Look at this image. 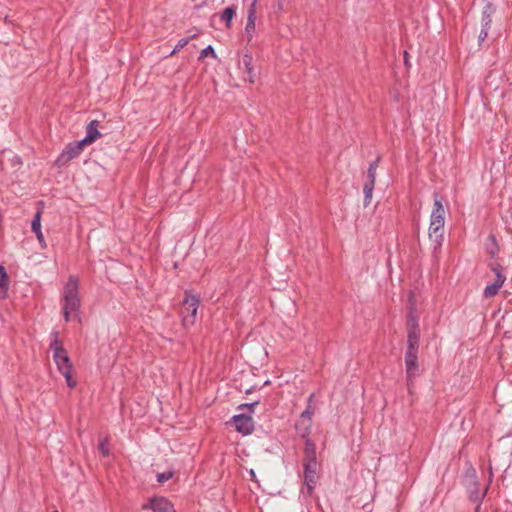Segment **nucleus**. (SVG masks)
<instances>
[{
	"mask_svg": "<svg viewBox=\"0 0 512 512\" xmlns=\"http://www.w3.org/2000/svg\"><path fill=\"white\" fill-rule=\"evenodd\" d=\"M491 270L495 274V280L493 282L498 286L502 287L506 281V276L503 274L502 266L498 263H495L491 266Z\"/></svg>",
	"mask_w": 512,
	"mask_h": 512,
	"instance_id": "6ab92c4d",
	"label": "nucleus"
},
{
	"mask_svg": "<svg viewBox=\"0 0 512 512\" xmlns=\"http://www.w3.org/2000/svg\"><path fill=\"white\" fill-rule=\"evenodd\" d=\"M304 468V487L302 488V493H306L311 496L314 492L316 483H317V468L318 463L317 460L314 461H303Z\"/></svg>",
	"mask_w": 512,
	"mask_h": 512,
	"instance_id": "39448f33",
	"label": "nucleus"
},
{
	"mask_svg": "<svg viewBox=\"0 0 512 512\" xmlns=\"http://www.w3.org/2000/svg\"><path fill=\"white\" fill-rule=\"evenodd\" d=\"M99 125L100 122L98 120H92L87 124L86 136L82 139L87 145L92 144L98 138L102 137V134L98 130Z\"/></svg>",
	"mask_w": 512,
	"mask_h": 512,
	"instance_id": "4468645a",
	"label": "nucleus"
},
{
	"mask_svg": "<svg viewBox=\"0 0 512 512\" xmlns=\"http://www.w3.org/2000/svg\"><path fill=\"white\" fill-rule=\"evenodd\" d=\"M250 473H251V476H255V473L253 470H251Z\"/></svg>",
	"mask_w": 512,
	"mask_h": 512,
	"instance_id": "72a5a7b5",
	"label": "nucleus"
},
{
	"mask_svg": "<svg viewBox=\"0 0 512 512\" xmlns=\"http://www.w3.org/2000/svg\"><path fill=\"white\" fill-rule=\"evenodd\" d=\"M477 486H478V484H477V482L475 481V482H474L475 491H470V499H471L472 501L476 502V503H477V502L481 503V502H482V500H483V499H484V497H485V493H486V492L484 491V492L480 493V492L478 491V489H477Z\"/></svg>",
	"mask_w": 512,
	"mask_h": 512,
	"instance_id": "393cba45",
	"label": "nucleus"
},
{
	"mask_svg": "<svg viewBox=\"0 0 512 512\" xmlns=\"http://www.w3.org/2000/svg\"><path fill=\"white\" fill-rule=\"evenodd\" d=\"M62 312L66 322L70 321L71 316H78L81 307L79 296V281L76 276H69L65 284L61 297Z\"/></svg>",
	"mask_w": 512,
	"mask_h": 512,
	"instance_id": "f03ea898",
	"label": "nucleus"
},
{
	"mask_svg": "<svg viewBox=\"0 0 512 512\" xmlns=\"http://www.w3.org/2000/svg\"><path fill=\"white\" fill-rule=\"evenodd\" d=\"M41 217H42V209H38L35 213L32 223H31V230L33 233H35L36 238L39 242V245L42 249L47 248V243L44 239L42 230H41Z\"/></svg>",
	"mask_w": 512,
	"mask_h": 512,
	"instance_id": "ddd939ff",
	"label": "nucleus"
},
{
	"mask_svg": "<svg viewBox=\"0 0 512 512\" xmlns=\"http://www.w3.org/2000/svg\"><path fill=\"white\" fill-rule=\"evenodd\" d=\"M404 360L407 382L410 385L419 376L418 350L407 349Z\"/></svg>",
	"mask_w": 512,
	"mask_h": 512,
	"instance_id": "6e6552de",
	"label": "nucleus"
},
{
	"mask_svg": "<svg viewBox=\"0 0 512 512\" xmlns=\"http://www.w3.org/2000/svg\"><path fill=\"white\" fill-rule=\"evenodd\" d=\"M235 430L242 435H249L254 431V421L250 415L244 413L234 415L231 419Z\"/></svg>",
	"mask_w": 512,
	"mask_h": 512,
	"instance_id": "9d476101",
	"label": "nucleus"
},
{
	"mask_svg": "<svg viewBox=\"0 0 512 512\" xmlns=\"http://www.w3.org/2000/svg\"><path fill=\"white\" fill-rule=\"evenodd\" d=\"M494 12H495V8H494L493 4L490 2H487L482 11V19H481L482 25L491 26V22H492L491 17Z\"/></svg>",
	"mask_w": 512,
	"mask_h": 512,
	"instance_id": "a211bd4d",
	"label": "nucleus"
},
{
	"mask_svg": "<svg viewBox=\"0 0 512 512\" xmlns=\"http://www.w3.org/2000/svg\"><path fill=\"white\" fill-rule=\"evenodd\" d=\"M374 187L375 186H371L370 184H364L363 186L365 207H367L371 203Z\"/></svg>",
	"mask_w": 512,
	"mask_h": 512,
	"instance_id": "b1692460",
	"label": "nucleus"
},
{
	"mask_svg": "<svg viewBox=\"0 0 512 512\" xmlns=\"http://www.w3.org/2000/svg\"><path fill=\"white\" fill-rule=\"evenodd\" d=\"M9 286V277L6 272V269L0 265V290L2 292V297L4 298L6 296L7 290Z\"/></svg>",
	"mask_w": 512,
	"mask_h": 512,
	"instance_id": "412c9836",
	"label": "nucleus"
},
{
	"mask_svg": "<svg viewBox=\"0 0 512 512\" xmlns=\"http://www.w3.org/2000/svg\"><path fill=\"white\" fill-rule=\"evenodd\" d=\"M444 223L445 209L442 204V199L435 193L433 209L430 216L429 238L434 239L437 245H440L443 240Z\"/></svg>",
	"mask_w": 512,
	"mask_h": 512,
	"instance_id": "7ed1b4c3",
	"label": "nucleus"
},
{
	"mask_svg": "<svg viewBox=\"0 0 512 512\" xmlns=\"http://www.w3.org/2000/svg\"><path fill=\"white\" fill-rule=\"evenodd\" d=\"M236 13V10L233 6L226 7L222 13L220 14V19L225 22L226 27H231V21Z\"/></svg>",
	"mask_w": 512,
	"mask_h": 512,
	"instance_id": "aec40b11",
	"label": "nucleus"
},
{
	"mask_svg": "<svg viewBox=\"0 0 512 512\" xmlns=\"http://www.w3.org/2000/svg\"><path fill=\"white\" fill-rule=\"evenodd\" d=\"M313 398H314V394H311L309 397H308V405L307 406H310L312 408V401H313Z\"/></svg>",
	"mask_w": 512,
	"mask_h": 512,
	"instance_id": "7c9ffc66",
	"label": "nucleus"
},
{
	"mask_svg": "<svg viewBox=\"0 0 512 512\" xmlns=\"http://www.w3.org/2000/svg\"><path fill=\"white\" fill-rule=\"evenodd\" d=\"M381 160V157L378 156L375 161L370 163L368 170H367V180L364 184H370L371 186H375L376 181V171L379 166V162Z\"/></svg>",
	"mask_w": 512,
	"mask_h": 512,
	"instance_id": "f3484780",
	"label": "nucleus"
},
{
	"mask_svg": "<svg viewBox=\"0 0 512 512\" xmlns=\"http://www.w3.org/2000/svg\"><path fill=\"white\" fill-rule=\"evenodd\" d=\"M49 348L53 352V360L57 366L58 371L64 376L67 385L70 388H74L77 383L72 378L73 365L67 350L61 345L59 341V333L57 331H53L50 334Z\"/></svg>",
	"mask_w": 512,
	"mask_h": 512,
	"instance_id": "f257e3e1",
	"label": "nucleus"
},
{
	"mask_svg": "<svg viewBox=\"0 0 512 512\" xmlns=\"http://www.w3.org/2000/svg\"><path fill=\"white\" fill-rule=\"evenodd\" d=\"M420 329L417 317L410 312L407 319V349L419 350Z\"/></svg>",
	"mask_w": 512,
	"mask_h": 512,
	"instance_id": "0eeeda50",
	"label": "nucleus"
},
{
	"mask_svg": "<svg viewBox=\"0 0 512 512\" xmlns=\"http://www.w3.org/2000/svg\"><path fill=\"white\" fill-rule=\"evenodd\" d=\"M481 510V503L477 502V506L475 508V512H480Z\"/></svg>",
	"mask_w": 512,
	"mask_h": 512,
	"instance_id": "2f4dec72",
	"label": "nucleus"
},
{
	"mask_svg": "<svg viewBox=\"0 0 512 512\" xmlns=\"http://www.w3.org/2000/svg\"><path fill=\"white\" fill-rule=\"evenodd\" d=\"M489 29H490V26L482 25V29H481V32L479 34V42L480 43L487 38Z\"/></svg>",
	"mask_w": 512,
	"mask_h": 512,
	"instance_id": "cd10ccee",
	"label": "nucleus"
},
{
	"mask_svg": "<svg viewBox=\"0 0 512 512\" xmlns=\"http://www.w3.org/2000/svg\"><path fill=\"white\" fill-rule=\"evenodd\" d=\"M174 476V471L169 470L166 472L158 473L157 474V481L161 484L165 483L166 481L170 480Z\"/></svg>",
	"mask_w": 512,
	"mask_h": 512,
	"instance_id": "bb28decb",
	"label": "nucleus"
},
{
	"mask_svg": "<svg viewBox=\"0 0 512 512\" xmlns=\"http://www.w3.org/2000/svg\"><path fill=\"white\" fill-rule=\"evenodd\" d=\"M252 61H253L252 55L250 53H245L243 55L242 61L240 63V65L243 66V69L246 72L250 83H254L255 79H256V73L254 72Z\"/></svg>",
	"mask_w": 512,
	"mask_h": 512,
	"instance_id": "2eb2a0df",
	"label": "nucleus"
},
{
	"mask_svg": "<svg viewBox=\"0 0 512 512\" xmlns=\"http://www.w3.org/2000/svg\"><path fill=\"white\" fill-rule=\"evenodd\" d=\"M142 509H151L153 512H174L173 504L162 496L150 498Z\"/></svg>",
	"mask_w": 512,
	"mask_h": 512,
	"instance_id": "9b49d317",
	"label": "nucleus"
},
{
	"mask_svg": "<svg viewBox=\"0 0 512 512\" xmlns=\"http://www.w3.org/2000/svg\"><path fill=\"white\" fill-rule=\"evenodd\" d=\"M208 56H211L213 58L217 57L215 50L211 45H208L206 48L201 50L199 59H204Z\"/></svg>",
	"mask_w": 512,
	"mask_h": 512,
	"instance_id": "a878e982",
	"label": "nucleus"
},
{
	"mask_svg": "<svg viewBox=\"0 0 512 512\" xmlns=\"http://www.w3.org/2000/svg\"><path fill=\"white\" fill-rule=\"evenodd\" d=\"M256 0L253 1L251 6L248 9L247 13V22L244 29L245 36L247 38V42L250 43L254 37V33L256 30Z\"/></svg>",
	"mask_w": 512,
	"mask_h": 512,
	"instance_id": "f8f14e48",
	"label": "nucleus"
},
{
	"mask_svg": "<svg viewBox=\"0 0 512 512\" xmlns=\"http://www.w3.org/2000/svg\"><path fill=\"white\" fill-rule=\"evenodd\" d=\"M52 512H59V511H58V510H54V511H52Z\"/></svg>",
	"mask_w": 512,
	"mask_h": 512,
	"instance_id": "f704fd0d",
	"label": "nucleus"
},
{
	"mask_svg": "<svg viewBox=\"0 0 512 512\" xmlns=\"http://www.w3.org/2000/svg\"><path fill=\"white\" fill-rule=\"evenodd\" d=\"M86 145L83 140L68 143L62 153L57 157L56 165L59 167L67 165L72 159L82 153Z\"/></svg>",
	"mask_w": 512,
	"mask_h": 512,
	"instance_id": "423d86ee",
	"label": "nucleus"
},
{
	"mask_svg": "<svg viewBox=\"0 0 512 512\" xmlns=\"http://www.w3.org/2000/svg\"><path fill=\"white\" fill-rule=\"evenodd\" d=\"M313 414L314 410L310 406H307L296 421L295 429L301 438H307V436H309L312 428Z\"/></svg>",
	"mask_w": 512,
	"mask_h": 512,
	"instance_id": "1a4fd4ad",
	"label": "nucleus"
},
{
	"mask_svg": "<svg viewBox=\"0 0 512 512\" xmlns=\"http://www.w3.org/2000/svg\"><path fill=\"white\" fill-rule=\"evenodd\" d=\"M259 404V401H254L252 403H245V404H241L238 406V410H241V409H244V408H247L250 410V412H253V408Z\"/></svg>",
	"mask_w": 512,
	"mask_h": 512,
	"instance_id": "c85d7f7f",
	"label": "nucleus"
},
{
	"mask_svg": "<svg viewBox=\"0 0 512 512\" xmlns=\"http://www.w3.org/2000/svg\"><path fill=\"white\" fill-rule=\"evenodd\" d=\"M99 450L101 451V453L104 455V456H107L109 454V450L107 448V443L106 441H101L99 443Z\"/></svg>",
	"mask_w": 512,
	"mask_h": 512,
	"instance_id": "c756f323",
	"label": "nucleus"
},
{
	"mask_svg": "<svg viewBox=\"0 0 512 512\" xmlns=\"http://www.w3.org/2000/svg\"><path fill=\"white\" fill-rule=\"evenodd\" d=\"M197 35L196 34H193L192 36L190 37H187V38H182L180 39L176 46L174 47V49L170 52L169 56H173L175 55L177 52H179L181 49H183L186 45H188V43L190 42L191 39L195 38Z\"/></svg>",
	"mask_w": 512,
	"mask_h": 512,
	"instance_id": "5701e85b",
	"label": "nucleus"
},
{
	"mask_svg": "<svg viewBox=\"0 0 512 512\" xmlns=\"http://www.w3.org/2000/svg\"><path fill=\"white\" fill-rule=\"evenodd\" d=\"M500 289H501L500 286H498L497 284L492 282L491 284H489L485 287V289L483 291V297L486 299L492 298L498 294Z\"/></svg>",
	"mask_w": 512,
	"mask_h": 512,
	"instance_id": "4be33fe9",
	"label": "nucleus"
},
{
	"mask_svg": "<svg viewBox=\"0 0 512 512\" xmlns=\"http://www.w3.org/2000/svg\"><path fill=\"white\" fill-rule=\"evenodd\" d=\"M305 439L304 447V458L303 461H314L316 458V446L315 443L307 436Z\"/></svg>",
	"mask_w": 512,
	"mask_h": 512,
	"instance_id": "dca6fc26",
	"label": "nucleus"
},
{
	"mask_svg": "<svg viewBox=\"0 0 512 512\" xmlns=\"http://www.w3.org/2000/svg\"><path fill=\"white\" fill-rule=\"evenodd\" d=\"M199 303L197 296L186 294L181 309L182 323L185 327L194 325Z\"/></svg>",
	"mask_w": 512,
	"mask_h": 512,
	"instance_id": "20e7f679",
	"label": "nucleus"
},
{
	"mask_svg": "<svg viewBox=\"0 0 512 512\" xmlns=\"http://www.w3.org/2000/svg\"><path fill=\"white\" fill-rule=\"evenodd\" d=\"M489 239L492 241V243H493L494 245H496V239H495V237H494L493 235H490V236H489Z\"/></svg>",
	"mask_w": 512,
	"mask_h": 512,
	"instance_id": "473e14b6",
	"label": "nucleus"
}]
</instances>
